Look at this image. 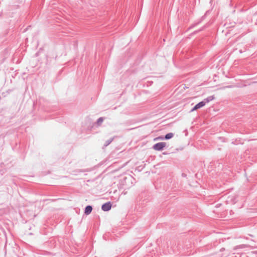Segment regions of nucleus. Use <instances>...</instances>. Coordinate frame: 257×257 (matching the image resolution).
Masks as SVG:
<instances>
[{
	"label": "nucleus",
	"instance_id": "1a4fd4ad",
	"mask_svg": "<svg viewBox=\"0 0 257 257\" xmlns=\"http://www.w3.org/2000/svg\"><path fill=\"white\" fill-rule=\"evenodd\" d=\"M113 140V138H109V139H108L106 141L104 145H110V144H111V142H112Z\"/></svg>",
	"mask_w": 257,
	"mask_h": 257
},
{
	"label": "nucleus",
	"instance_id": "9d476101",
	"mask_svg": "<svg viewBox=\"0 0 257 257\" xmlns=\"http://www.w3.org/2000/svg\"><path fill=\"white\" fill-rule=\"evenodd\" d=\"M154 145H166V143L164 142H159V143H156Z\"/></svg>",
	"mask_w": 257,
	"mask_h": 257
},
{
	"label": "nucleus",
	"instance_id": "6e6552de",
	"mask_svg": "<svg viewBox=\"0 0 257 257\" xmlns=\"http://www.w3.org/2000/svg\"><path fill=\"white\" fill-rule=\"evenodd\" d=\"M103 120V117H99L97 119V120L96 121V123L98 125H100L101 124V123L102 122Z\"/></svg>",
	"mask_w": 257,
	"mask_h": 257
},
{
	"label": "nucleus",
	"instance_id": "0eeeda50",
	"mask_svg": "<svg viewBox=\"0 0 257 257\" xmlns=\"http://www.w3.org/2000/svg\"><path fill=\"white\" fill-rule=\"evenodd\" d=\"M168 146H153V149L156 151L163 150L164 148Z\"/></svg>",
	"mask_w": 257,
	"mask_h": 257
},
{
	"label": "nucleus",
	"instance_id": "9b49d317",
	"mask_svg": "<svg viewBox=\"0 0 257 257\" xmlns=\"http://www.w3.org/2000/svg\"><path fill=\"white\" fill-rule=\"evenodd\" d=\"M182 176L183 177H186V175L184 173H182Z\"/></svg>",
	"mask_w": 257,
	"mask_h": 257
},
{
	"label": "nucleus",
	"instance_id": "423d86ee",
	"mask_svg": "<svg viewBox=\"0 0 257 257\" xmlns=\"http://www.w3.org/2000/svg\"><path fill=\"white\" fill-rule=\"evenodd\" d=\"M92 210V207L90 205L87 206L85 208V213L86 215L89 214Z\"/></svg>",
	"mask_w": 257,
	"mask_h": 257
},
{
	"label": "nucleus",
	"instance_id": "7ed1b4c3",
	"mask_svg": "<svg viewBox=\"0 0 257 257\" xmlns=\"http://www.w3.org/2000/svg\"><path fill=\"white\" fill-rule=\"evenodd\" d=\"M205 103L204 102L203 100L199 102L197 104H196L191 110V111H193L194 110H196L199 108H200L202 107H203L205 105Z\"/></svg>",
	"mask_w": 257,
	"mask_h": 257
},
{
	"label": "nucleus",
	"instance_id": "f03ea898",
	"mask_svg": "<svg viewBox=\"0 0 257 257\" xmlns=\"http://www.w3.org/2000/svg\"><path fill=\"white\" fill-rule=\"evenodd\" d=\"M111 207V204L110 202H106L103 204L101 206V209L104 211H108L110 210Z\"/></svg>",
	"mask_w": 257,
	"mask_h": 257
},
{
	"label": "nucleus",
	"instance_id": "ddd939ff",
	"mask_svg": "<svg viewBox=\"0 0 257 257\" xmlns=\"http://www.w3.org/2000/svg\"><path fill=\"white\" fill-rule=\"evenodd\" d=\"M226 87L227 88H231L232 86L231 85L227 86H226Z\"/></svg>",
	"mask_w": 257,
	"mask_h": 257
},
{
	"label": "nucleus",
	"instance_id": "39448f33",
	"mask_svg": "<svg viewBox=\"0 0 257 257\" xmlns=\"http://www.w3.org/2000/svg\"><path fill=\"white\" fill-rule=\"evenodd\" d=\"M214 98H215V97L214 95H211V96H209L207 97V98H205L203 100V101L205 103V104H206V103H208V102L214 100Z\"/></svg>",
	"mask_w": 257,
	"mask_h": 257
},
{
	"label": "nucleus",
	"instance_id": "f257e3e1",
	"mask_svg": "<svg viewBox=\"0 0 257 257\" xmlns=\"http://www.w3.org/2000/svg\"><path fill=\"white\" fill-rule=\"evenodd\" d=\"M174 136V134L172 133H169L166 134L164 137H158L155 139H154V141L156 142L158 140H169L171 139Z\"/></svg>",
	"mask_w": 257,
	"mask_h": 257
},
{
	"label": "nucleus",
	"instance_id": "20e7f679",
	"mask_svg": "<svg viewBox=\"0 0 257 257\" xmlns=\"http://www.w3.org/2000/svg\"><path fill=\"white\" fill-rule=\"evenodd\" d=\"M205 18V15H204L203 16H202L200 19V20L197 23H196L194 24H192L191 26H190L188 28V30H190L192 28H193L194 27H195L196 26L199 25Z\"/></svg>",
	"mask_w": 257,
	"mask_h": 257
},
{
	"label": "nucleus",
	"instance_id": "f8f14e48",
	"mask_svg": "<svg viewBox=\"0 0 257 257\" xmlns=\"http://www.w3.org/2000/svg\"><path fill=\"white\" fill-rule=\"evenodd\" d=\"M201 30H202V29H201L199 30L198 31H195V32H194V33H197V32L201 31Z\"/></svg>",
	"mask_w": 257,
	"mask_h": 257
}]
</instances>
